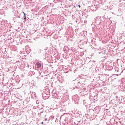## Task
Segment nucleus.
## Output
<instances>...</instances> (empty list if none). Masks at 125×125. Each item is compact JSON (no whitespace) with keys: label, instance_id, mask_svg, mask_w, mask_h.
<instances>
[{"label":"nucleus","instance_id":"nucleus-1","mask_svg":"<svg viewBox=\"0 0 125 125\" xmlns=\"http://www.w3.org/2000/svg\"><path fill=\"white\" fill-rule=\"evenodd\" d=\"M36 66L37 68H41L42 67V63L38 62L36 63Z\"/></svg>","mask_w":125,"mask_h":125},{"label":"nucleus","instance_id":"nucleus-2","mask_svg":"<svg viewBox=\"0 0 125 125\" xmlns=\"http://www.w3.org/2000/svg\"><path fill=\"white\" fill-rule=\"evenodd\" d=\"M22 13L24 14V16L25 17L24 19H26V14L24 12H22Z\"/></svg>","mask_w":125,"mask_h":125},{"label":"nucleus","instance_id":"nucleus-3","mask_svg":"<svg viewBox=\"0 0 125 125\" xmlns=\"http://www.w3.org/2000/svg\"><path fill=\"white\" fill-rule=\"evenodd\" d=\"M78 6H79V8L81 7V5H79Z\"/></svg>","mask_w":125,"mask_h":125},{"label":"nucleus","instance_id":"nucleus-4","mask_svg":"<svg viewBox=\"0 0 125 125\" xmlns=\"http://www.w3.org/2000/svg\"><path fill=\"white\" fill-rule=\"evenodd\" d=\"M47 120V119H45V121H46Z\"/></svg>","mask_w":125,"mask_h":125},{"label":"nucleus","instance_id":"nucleus-5","mask_svg":"<svg viewBox=\"0 0 125 125\" xmlns=\"http://www.w3.org/2000/svg\"><path fill=\"white\" fill-rule=\"evenodd\" d=\"M42 125H43V122H42Z\"/></svg>","mask_w":125,"mask_h":125}]
</instances>
